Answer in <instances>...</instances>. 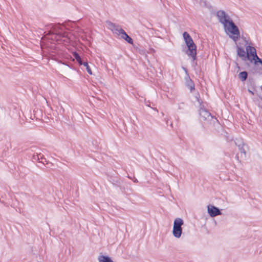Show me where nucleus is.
Masks as SVG:
<instances>
[{
	"label": "nucleus",
	"instance_id": "9d476101",
	"mask_svg": "<svg viewBox=\"0 0 262 262\" xmlns=\"http://www.w3.org/2000/svg\"><path fill=\"white\" fill-rule=\"evenodd\" d=\"M185 83L186 86L190 90L191 92L195 90L194 81L190 78V76L185 77Z\"/></svg>",
	"mask_w": 262,
	"mask_h": 262
},
{
	"label": "nucleus",
	"instance_id": "b1692460",
	"mask_svg": "<svg viewBox=\"0 0 262 262\" xmlns=\"http://www.w3.org/2000/svg\"><path fill=\"white\" fill-rule=\"evenodd\" d=\"M58 62H59V63H60L66 65V64H69V62L66 61H62L60 60Z\"/></svg>",
	"mask_w": 262,
	"mask_h": 262
},
{
	"label": "nucleus",
	"instance_id": "bb28decb",
	"mask_svg": "<svg viewBox=\"0 0 262 262\" xmlns=\"http://www.w3.org/2000/svg\"><path fill=\"white\" fill-rule=\"evenodd\" d=\"M60 180H62V178H59Z\"/></svg>",
	"mask_w": 262,
	"mask_h": 262
},
{
	"label": "nucleus",
	"instance_id": "f257e3e1",
	"mask_svg": "<svg viewBox=\"0 0 262 262\" xmlns=\"http://www.w3.org/2000/svg\"><path fill=\"white\" fill-rule=\"evenodd\" d=\"M216 16L219 22L223 25L225 31L229 37L234 41H237L240 38V31L229 15L224 10H219Z\"/></svg>",
	"mask_w": 262,
	"mask_h": 262
},
{
	"label": "nucleus",
	"instance_id": "7c9ffc66",
	"mask_svg": "<svg viewBox=\"0 0 262 262\" xmlns=\"http://www.w3.org/2000/svg\"><path fill=\"white\" fill-rule=\"evenodd\" d=\"M260 99L262 100V97H260Z\"/></svg>",
	"mask_w": 262,
	"mask_h": 262
},
{
	"label": "nucleus",
	"instance_id": "a878e982",
	"mask_svg": "<svg viewBox=\"0 0 262 262\" xmlns=\"http://www.w3.org/2000/svg\"><path fill=\"white\" fill-rule=\"evenodd\" d=\"M235 159H236L237 161H238L239 162H240V161H239V156H238V155H236L235 156Z\"/></svg>",
	"mask_w": 262,
	"mask_h": 262
},
{
	"label": "nucleus",
	"instance_id": "cd10ccee",
	"mask_svg": "<svg viewBox=\"0 0 262 262\" xmlns=\"http://www.w3.org/2000/svg\"><path fill=\"white\" fill-rule=\"evenodd\" d=\"M146 105H147V106H149L150 107L149 104H146Z\"/></svg>",
	"mask_w": 262,
	"mask_h": 262
},
{
	"label": "nucleus",
	"instance_id": "412c9836",
	"mask_svg": "<svg viewBox=\"0 0 262 262\" xmlns=\"http://www.w3.org/2000/svg\"><path fill=\"white\" fill-rule=\"evenodd\" d=\"M182 69L184 70V71L185 72V76H189V72H188L187 69L184 67H182Z\"/></svg>",
	"mask_w": 262,
	"mask_h": 262
},
{
	"label": "nucleus",
	"instance_id": "6e6552de",
	"mask_svg": "<svg viewBox=\"0 0 262 262\" xmlns=\"http://www.w3.org/2000/svg\"><path fill=\"white\" fill-rule=\"evenodd\" d=\"M207 209L209 214L212 217L221 214L220 210L213 205H209L207 207Z\"/></svg>",
	"mask_w": 262,
	"mask_h": 262
},
{
	"label": "nucleus",
	"instance_id": "20e7f679",
	"mask_svg": "<svg viewBox=\"0 0 262 262\" xmlns=\"http://www.w3.org/2000/svg\"><path fill=\"white\" fill-rule=\"evenodd\" d=\"M183 36L186 46L184 47L182 51L187 55L191 57L193 60H195L197 58L196 45L194 43L192 37L187 32H184L183 33Z\"/></svg>",
	"mask_w": 262,
	"mask_h": 262
},
{
	"label": "nucleus",
	"instance_id": "f03ea898",
	"mask_svg": "<svg viewBox=\"0 0 262 262\" xmlns=\"http://www.w3.org/2000/svg\"><path fill=\"white\" fill-rule=\"evenodd\" d=\"M53 30L50 32L51 39L55 41L58 44L67 46L70 43L71 41L69 34L65 31L66 27L61 24L54 25L52 27Z\"/></svg>",
	"mask_w": 262,
	"mask_h": 262
},
{
	"label": "nucleus",
	"instance_id": "ddd939ff",
	"mask_svg": "<svg viewBox=\"0 0 262 262\" xmlns=\"http://www.w3.org/2000/svg\"><path fill=\"white\" fill-rule=\"evenodd\" d=\"M132 45L136 51L139 52L141 55H146V50L143 48H142L140 45L133 43Z\"/></svg>",
	"mask_w": 262,
	"mask_h": 262
},
{
	"label": "nucleus",
	"instance_id": "f3484780",
	"mask_svg": "<svg viewBox=\"0 0 262 262\" xmlns=\"http://www.w3.org/2000/svg\"><path fill=\"white\" fill-rule=\"evenodd\" d=\"M82 65H83L86 68V71L90 75L93 74L91 69L90 68V67L88 64V62L87 61L84 62L83 63Z\"/></svg>",
	"mask_w": 262,
	"mask_h": 262
},
{
	"label": "nucleus",
	"instance_id": "a211bd4d",
	"mask_svg": "<svg viewBox=\"0 0 262 262\" xmlns=\"http://www.w3.org/2000/svg\"><path fill=\"white\" fill-rule=\"evenodd\" d=\"M42 156L41 155H33L32 156V160L33 161H37L40 159V158H41Z\"/></svg>",
	"mask_w": 262,
	"mask_h": 262
},
{
	"label": "nucleus",
	"instance_id": "6ab92c4d",
	"mask_svg": "<svg viewBox=\"0 0 262 262\" xmlns=\"http://www.w3.org/2000/svg\"><path fill=\"white\" fill-rule=\"evenodd\" d=\"M195 98H196V101L199 103H201L202 102V100L200 98V94H199V93L198 92L196 93V94L195 95Z\"/></svg>",
	"mask_w": 262,
	"mask_h": 262
},
{
	"label": "nucleus",
	"instance_id": "4468645a",
	"mask_svg": "<svg viewBox=\"0 0 262 262\" xmlns=\"http://www.w3.org/2000/svg\"><path fill=\"white\" fill-rule=\"evenodd\" d=\"M248 76V73L246 71L240 72L238 75V78L242 82H245L247 79Z\"/></svg>",
	"mask_w": 262,
	"mask_h": 262
},
{
	"label": "nucleus",
	"instance_id": "4be33fe9",
	"mask_svg": "<svg viewBox=\"0 0 262 262\" xmlns=\"http://www.w3.org/2000/svg\"><path fill=\"white\" fill-rule=\"evenodd\" d=\"M67 66H68L69 68H70L71 69L75 70V68L73 66V65L72 63H69V64H66Z\"/></svg>",
	"mask_w": 262,
	"mask_h": 262
},
{
	"label": "nucleus",
	"instance_id": "c85d7f7f",
	"mask_svg": "<svg viewBox=\"0 0 262 262\" xmlns=\"http://www.w3.org/2000/svg\"><path fill=\"white\" fill-rule=\"evenodd\" d=\"M146 105H147V106H149L150 107L149 104H146Z\"/></svg>",
	"mask_w": 262,
	"mask_h": 262
},
{
	"label": "nucleus",
	"instance_id": "9b49d317",
	"mask_svg": "<svg viewBox=\"0 0 262 262\" xmlns=\"http://www.w3.org/2000/svg\"><path fill=\"white\" fill-rule=\"evenodd\" d=\"M119 30L120 31V34L121 36V38L124 39L127 43L133 45L134 41L132 38L129 36L123 29H121Z\"/></svg>",
	"mask_w": 262,
	"mask_h": 262
},
{
	"label": "nucleus",
	"instance_id": "39448f33",
	"mask_svg": "<svg viewBox=\"0 0 262 262\" xmlns=\"http://www.w3.org/2000/svg\"><path fill=\"white\" fill-rule=\"evenodd\" d=\"M199 113L201 121H208L210 125L212 124L214 126L221 125L217 118L212 116L207 109L199 110Z\"/></svg>",
	"mask_w": 262,
	"mask_h": 262
},
{
	"label": "nucleus",
	"instance_id": "423d86ee",
	"mask_svg": "<svg viewBox=\"0 0 262 262\" xmlns=\"http://www.w3.org/2000/svg\"><path fill=\"white\" fill-rule=\"evenodd\" d=\"M184 222L182 219L177 218L175 219L173 223V228L172 233L174 237L179 238L181 236L182 233V229L181 226L183 225Z\"/></svg>",
	"mask_w": 262,
	"mask_h": 262
},
{
	"label": "nucleus",
	"instance_id": "0eeeda50",
	"mask_svg": "<svg viewBox=\"0 0 262 262\" xmlns=\"http://www.w3.org/2000/svg\"><path fill=\"white\" fill-rule=\"evenodd\" d=\"M236 48L237 56L241 58L242 60L247 62V54L246 52V51H245L243 47L238 46L237 45H236Z\"/></svg>",
	"mask_w": 262,
	"mask_h": 262
},
{
	"label": "nucleus",
	"instance_id": "7ed1b4c3",
	"mask_svg": "<svg viewBox=\"0 0 262 262\" xmlns=\"http://www.w3.org/2000/svg\"><path fill=\"white\" fill-rule=\"evenodd\" d=\"M246 52L249 62H246L245 65L247 68L250 67V63L253 64V72L260 73L262 71V59L260 58L256 52L255 48L250 45L246 47Z\"/></svg>",
	"mask_w": 262,
	"mask_h": 262
},
{
	"label": "nucleus",
	"instance_id": "393cba45",
	"mask_svg": "<svg viewBox=\"0 0 262 262\" xmlns=\"http://www.w3.org/2000/svg\"><path fill=\"white\" fill-rule=\"evenodd\" d=\"M248 92H249L251 94H252V95H253L254 94V93L252 91H251V90H248Z\"/></svg>",
	"mask_w": 262,
	"mask_h": 262
},
{
	"label": "nucleus",
	"instance_id": "aec40b11",
	"mask_svg": "<svg viewBox=\"0 0 262 262\" xmlns=\"http://www.w3.org/2000/svg\"><path fill=\"white\" fill-rule=\"evenodd\" d=\"M234 63L235 64V67L236 69H237V72L241 70V67L239 66L238 63L237 61H234Z\"/></svg>",
	"mask_w": 262,
	"mask_h": 262
},
{
	"label": "nucleus",
	"instance_id": "5701e85b",
	"mask_svg": "<svg viewBox=\"0 0 262 262\" xmlns=\"http://www.w3.org/2000/svg\"><path fill=\"white\" fill-rule=\"evenodd\" d=\"M199 104H200V109L199 110H202V109L205 110L206 109L203 104V102L201 103H199Z\"/></svg>",
	"mask_w": 262,
	"mask_h": 262
},
{
	"label": "nucleus",
	"instance_id": "2eb2a0df",
	"mask_svg": "<svg viewBox=\"0 0 262 262\" xmlns=\"http://www.w3.org/2000/svg\"><path fill=\"white\" fill-rule=\"evenodd\" d=\"M72 55H73V57H74V58L76 59V61L78 62V63L80 66H81L83 64V63L84 61H83L81 56L77 52H76V51L73 52Z\"/></svg>",
	"mask_w": 262,
	"mask_h": 262
},
{
	"label": "nucleus",
	"instance_id": "1a4fd4ad",
	"mask_svg": "<svg viewBox=\"0 0 262 262\" xmlns=\"http://www.w3.org/2000/svg\"><path fill=\"white\" fill-rule=\"evenodd\" d=\"M235 143L236 145L238 146L239 151L241 154H243L244 156L245 157L246 152L245 149V147L247 146V145L244 143L243 141L240 139H236L235 141Z\"/></svg>",
	"mask_w": 262,
	"mask_h": 262
},
{
	"label": "nucleus",
	"instance_id": "dca6fc26",
	"mask_svg": "<svg viewBox=\"0 0 262 262\" xmlns=\"http://www.w3.org/2000/svg\"><path fill=\"white\" fill-rule=\"evenodd\" d=\"M99 262H113L110 257L105 256H100L98 258Z\"/></svg>",
	"mask_w": 262,
	"mask_h": 262
},
{
	"label": "nucleus",
	"instance_id": "f8f14e48",
	"mask_svg": "<svg viewBox=\"0 0 262 262\" xmlns=\"http://www.w3.org/2000/svg\"><path fill=\"white\" fill-rule=\"evenodd\" d=\"M106 24L108 25V26L110 27V29H111L112 31H116V32H118L119 34H120V29H122L120 26L119 25L116 24L115 23H113L111 22V21L107 20L106 21Z\"/></svg>",
	"mask_w": 262,
	"mask_h": 262
},
{
	"label": "nucleus",
	"instance_id": "c756f323",
	"mask_svg": "<svg viewBox=\"0 0 262 262\" xmlns=\"http://www.w3.org/2000/svg\"><path fill=\"white\" fill-rule=\"evenodd\" d=\"M152 51H155L154 49H151Z\"/></svg>",
	"mask_w": 262,
	"mask_h": 262
}]
</instances>
